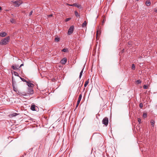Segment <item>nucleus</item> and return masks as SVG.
Here are the masks:
<instances>
[{"mask_svg": "<svg viewBox=\"0 0 157 157\" xmlns=\"http://www.w3.org/2000/svg\"><path fill=\"white\" fill-rule=\"evenodd\" d=\"M74 27L72 25L68 29V34L69 35H71L73 32Z\"/></svg>", "mask_w": 157, "mask_h": 157, "instance_id": "5", "label": "nucleus"}, {"mask_svg": "<svg viewBox=\"0 0 157 157\" xmlns=\"http://www.w3.org/2000/svg\"><path fill=\"white\" fill-rule=\"evenodd\" d=\"M145 4L147 6H149L151 4L150 1L148 0L146 1Z\"/></svg>", "mask_w": 157, "mask_h": 157, "instance_id": "16", "label": "nucleus"}, {"mask_svg": "<svg viewBox=\"0 0 157 157\" xmlns=\"http://www.w3.org/2000/svg\"><path fill=\"white\" fill-rule=\"evenodd\" d=\"M139 106L140 108H142L143 107V104L142 103H140V104Z\"/></svg>", "mask_w": 157, "mask_h": 157, "instance_id": "32", "label": "nucleus"}, {"mask_svg": "<svg viewBox=\"0 0 157 157\" xmlns=\"http://www.w3.org/2000/svg\"><path fill=\"white\" fill-rule=\"evenodd\" d=\"M109 122L108 118L107 117H105L102 120V123L105 126L107 125Z\"/></svg>", "mask_w": 157, "mask_h": 157, "instance_id": "4", "label": "nucleus"}, {"mask_svg": "<svg viewBox=\"0 0 157 157\" xmlns=\"http://www.w3.org/2000/svg\"><path fill=\"white\" fill-rule=\"evenodd\" d=\"M128 44L130 45H131L132 44V42H128Z\"/></svg>", "mask_w": 157, "mask_h": 157, "instance_id": "34", "label": "nucleus"}, {"mask_svg": "<svg viewBox=\"0 0 157 157\" xmlns=\"http://www.w3.org/2000/svg\"><path fill=\"white\" fill-rule=\"evenodd\" d=\"M12 86H13V90L17 92V89L16 87H15V86L14 85L13 82V83Z\"/></svg>", "mask_w": 157, "mask_h": 157, "instance_id": "18", "label": "nucleus"}, {"mask_svg": "<svg viewBox=\"0 0 157 157\" xmlns=\"http://www.w3.org/2000/svg\"><path fill=\"white\" fill-rule=\"evenodd\" d=\"M151 124L152 126H154L155 121L153 120H152L151 121Z\"/></svg>", "mask_w": 157, "mask_h": 157, "instance_id": "19", "label": "nucleus"}, {"mask_svg": "<svg viewBox=\"0 0 157 157\" xmlns=\"http://www.w3.org/2000/svg\"><path fill=\"white\" fill-rule=\"evenodd\" d=\"M23 95H24V96H26V94H23Z\"/></svg>", "mask_w": 157, "mask_h": 157, "instance_id": "39", "label": "nucleus"}, {"mask_svg": "<svg viewBox=\"0 0 157 157\" xmlns=\"http://www.w3.org/2000/svg\"><path fill=\"white\" fill-rule=\"evenodd\" d=\"M139 0H136L137 1H138Z\"/></svg>", "mask_w": 157, "mask_h": 157, "instance_id": "41", "label": "nucleus"}, {"mask_svg": "<svg viewBox=\"0 0 157 157\" xmlns=\"http://www.w3.org/2000/svg\"><path fill=\"white\" fill-rule=\"evenodd\" d=\"M75 16L77 17H80V15L78 14V12L76 11H75Z\"/></svg>", "mask_w": 157, "mask_h": 157, "instance_id": "17", "label": "nucleus"}, {"mask_svg": "<svg viewBox=\"0 0 157 157\" xmlns=\"http://www.w3.org/2000/svg\"><path fill=\"white\" fill-rule=\"evenodd\" d=\"M136 82L137 84H140L141 83V81L140 80H138L136 81Z\"/></svg>", "mask_w": 157, "mask_h": 157, "instance_id": "22", "label": "nucleus"}, {"mask_svg": "<svg viewBox=\"0 0 157 157\" xmlns=\"http://www.w3.org/2000/svg\"><path fill=\"white\" fill-rule=\"evenodd\" d=\"M147 117V113H144L143 115V117L144 118H146Z\"/></svg>", "mask_w": 157, "mask_h": 157, "instance_id": "21", "label": "nucleus"}, {"mask_svg": "<svg viewBox=\"0 0 157 157\" xmlns=\"http://www.w3.org/2000/svg\"><path fill=\"white\" fill-rule=\"evenodd\" d=\"M20 78L22 80V81H23L24 82H27L26 81V80H25V79H24V78H22L21 77H20Z\"/></svg>", "mask_w": 157, "mask_h": 157, "instance_id": "25", "label": "nucleus"}, {"mask_svg": "<svg viewBox=\"0 0 157 157\" xmlns=\"http://www.w3.org/2000/svg\"><path fill=\"white\" fill-rule=\"evenodd\" d=\"M148 86L147 85H144L143 86V88L144 89H147L148 88Z\"/></svg>", "mask_w": 157, "mask_h": 157, "instance_id": "30", "label": "nucleus"}, {"mask_svg": "<svg viewBox=\"0 0 157 157\" xmlns=\"http://www.w3.org/2000/svg\"><path fill=\"white\" fill-rule=\"evenodd\" d=\"M14 75L16 76H19L18 74L16 72H14Z\"/></svg>", "mask_w": 157, "mask_h": 157, "instance_id": "28", "label": "nucleus"}, {"mask_svg": "<svg viewBox=\"0 0 157 157\" xmlns=\"http://www.w3.org/2000/svg\"><path fill=\"white\" fill-rule=\"evenodd\" d=\"M98 31L97 32V35L98 34Z\"/></svg>", "mask_w": 157, "mask_h": 157, "instance_id": "40", "label": "nucleus"}, {"mask_svg": "<svg viewBox=\"0 0 157 157\" xmlns=\"http://www.w3.org/2000/svg\"><path fill=\"white\" fill-rule=\"evenodd\" d=\"M89 79H87V80H86L85 83V84H84V87H85L86 86L88 85V84L89 83Z\"/></svg>", "mask_w": 157, "mask_h": 157, "instance_id": "15", "label": "nucleus"}, {"mask_svg": "<svg viewBox=\"0 0 157 157\" xmlns=\"http://www.w3.org/2000/svg\"><path fill=\"white\" fill-rule=\"evenodd\" d=\"M82 84L81 85V86H82Z\"/></svg>", "mask_w": 157, "mask_h": 157, "instance_id": "42", "label": "nucleus"}, {"mask_svg": "<svg viewBox=\"0 0 157 157\" xmlns=\"http://www.w3.org/2000/svg\"><path fill=\"white\" fill-rule=\"evenodd\" d=\"M31 109L32 111H38L39 110L38 107L34 104H32L30 108Z\"/></svg>", "mask_w": 157, "mask_h": 157, "instance_id": "3", "label": "nucleus"}, {"mask_svg": "<svg viewBox=\"0 0 157 157\" xmlns=\"http://www.w3.org/2000/svg\"><path fill=\"white\" fill-rule=\"evenodd\" d=\"M55 40L56 41L58 42L59 40V38L58 37H56L55 38Z\"/></svg>", "mask_w": 157, "mask_h": 157, "instance_id": "29", "label": "nucleus"}, {"mask_svg": "<svg viewBox=\"0 0 157 157\" xmlns=\"http://www.w3.org/2000/svg\"><path fill=\"white\" fill-rule=\"evenodd\" d=\"M67 59L66 58H64L62 59L61 61V63L63 64H65L67 61Z\"/></svg>", "mask_w": 157, "mask_h": 157, "instance_id": "9", "label": "nucleus"}, {"mask_svg": "<svg viewBox=\"0 0 157 157\" xmlns=\"http://www.w3.org/2000/svg\"><path fill=\"white\" fill-rule=\"evenodd\" d=\"M10 21L12 23H15V21L14 19H12L10 20Z\"/></svg>", "mask_w": 157, "mask_h": 157, "instance_id": "23", "label": "nucleus"}, {"mask_svg": "<svg viewBox=\"0 0 157 157\" xmlns=\"http://www.w3.org/2000/svg\"><path fill=\"white\" fill-rule=\"evenodd\" d=\"M139 124H140L141 123V119L140 118H137Z\"/></svg>", "mask_w": 157, "mask_h": 157, "instance_id": "26", "label": "nucleus"}, {"mask_svg": "<svg viewBox=\"0 0 157 157\" xmlns=\"http://www.w3.org/2000/svg\"><path fill=\"white\" fill-rule=\"evenodd\" d=\"M71 19V18L70 17L67 18L66 19L65 21L66 22L68 21H69V20H70Z\"/></svg>", "mask_w": 157, "mask_h": 157, "instance_id": "31", "label": "nucleus"}, {"mask_svg": "<svg viewBox=\"0 0 157 157\" xmlns=\"http://www.w3.org/2000/svg\"><path fill=\"white\" fill-rule=\"evenodd\" d=\"M34 93L33 90L32 88H29L28 89V93L29 94H32Z\"/></svg>", "mask_w": 157, "mask_h": 157, "instance_id": "8", "label": "nucleus"}, {"mask_svg": "<svg viewBox=\"0 0 157 157\" xmlns=\"http://www.w3.org/2000/svg\"><path fill=\"white\" fill-rule=\"evenodd\" d=\"M33 13V11H31L29 13V16H31L32 14Z\"/></svg>", "mask_w": 157, "mask_h": 157, "instance_id": "33", "label": "nucleus"}, {"mask_svg": "<svg viewBox=\"0 0 157 157\" xmlns=\"http://www.w3.org/2000/svg\"><path fill=\"white\" fill-rule=\"evenodd\" d=\"M86 21H85L83 23H82V28H84L86 26Z\"/></svg>", "mask_w": 157, "mask_h": 157, "instance_id": "14", "label": "nucleus"}, {"mask_svg": "<svg viewBox=\"0 0 157 157\" xmlns=\"http://www.w3.org/2000/svg\"><path fill=\"white\" fill-rule=\"evenodd\" d=\"M69 5L71 6H75L80 9H82V7L80 5L77 4L76 3H75Z\"/></svg>", "mask_w": 157, "mask_h": 157, "instance_id": "6", "label": "nucleus"}, {"mask_svg": "<svg viewBox=\"0 0 157 157\" xmlns=\"http://www.w3.org/2000/svg\"><path fill=\"white\" fill-rule=\"evenodd\" d=\"M12 68L13 70L18 69L19 68V66L17 65L16 66H15V67L13 65L12 66Z\"/></svg>", "mask_w": 157, "mask_h": 157, "instance_id": "13", "label": "nucleus"}, {"mask_svg": "<svg viewBox=\"0 0 157 157\" xmlns=\"http://www.w3.org/2000/svg\"><path fill=\"white\" fill-rule=\"evenodd\" d=\"M155 12H157V9H155Z\"/></svg>", "mask_w": 157, "mask_h": 157, "instance_id": "37", "label": "nucleus"}, {"mask_svg": "<svg viewBox=\"0 0 157 157\" xmlns=\"http://www.w3.org/2000/svg\"><path fill=\"white\" fill-rule=\"evenodd\" d=\"M85 67V65H84L83 66V68L82 69V71H81V72H80V75H79V78H80L82 75V74L83 71L84 69V68Z\"/></svg>", "mask_w": 157, "mask_h": 157, "instance_id": "12", "label": "nucleus"}, {"mask_svg": "<svg viewBox=\"0 0 157 157\" xmlns=\"http://www.w3.org/2000/svg\"><path fill=\"white\" fill-rule=\"evenodd\" d=\"M26 83H27V85L29 87H30V88H31V87H33L34 86V85L33 84L31 83L30 82L27 81Z\"/></svg>", "mask_w": 157, "mask_h": 157, "instance_id": "11", "label": "nucleus"}, {"mask_svg": "<svg viewBox=\"0 0 157 157\" xmlns=\"http://www.w3.org/2000/svg\"><path fill=\"white\" fill-rule=\"evenodd\" d=\"M2 10V8L0 6V11Z\"/></svg>", "mask_w": 157, "mask_h": 157, "instance_id": "38", "label": "nucleus"}, {"mask_svg": "<svg viewBox=\"0 0 157 157\" xmlns=\"http://www.w3.org/2000/svg\"><path fill=\"white\" fill-rule=\"evenodd\" d=\"M23 65H24V64H23V63H22V64H21L20 65V66L19 67V68H20V67H21L22 66H23Z\"/></svg>", "mask_w": 157, "mask_h": 157, "instance_id": "35", "label": "nucleus"}, {"mask_svg": "<svg viewBox=\"0 0 157 157\" xmlns=\"http://www.w3.org/2000/svg\"><path fill=\"white\" fill-rule=\"evenodd\" d=\"M10 37L8 36L2 40L0 42V44L1 45H6L10 41Z\"/></svg>", "mask_w": 157, "mask_h": 157, "instance_id": "1", "label": "nucleus"}, {"mask_svg": "<svg viewBox=\"0 0 157 157\" xmlns=\"http://www.w3.org/2000/svg\"><path fill=\"white\" fill-rule=\"evenodd\" d=\"M132 69L133 70H135V66L134 64H133L132 65Z\"/></svg>", "mask_w": 157, "mask_h": 157, "instance_id": "27", "label": "nucleus"}, {"mask_svg": "<svg viewBox=\"0 0 157 157\" xmlns=\"http://www.w3.org/2000/svg\"><path fill=\"white\" fill-rule=\"evenodd\" d=\"M11 2L14 4V6L16 7H18L22 3L21 1H12Z\"/></svg>", "mask_w": 157, "mask_h": 157, "instance_id": "2", "label": "nucleus"}, {"mask_svg": "<svg viewBox=\"0 0 157 157\" xmlns=\"http://www.w3.org/2000/svg\"><path fill=\"white\" fill-rule=\"evenodd\" d=\"M18 114L17 113H13L11 114V115L12 117H15Z\"/></svg>", "mask_w": 157, "mask_h": 157, "instance_id": "24", "label": "nucleus"}, {"mask_svg": "<svg viewBox=\"0 0 157 157\" xmlns=\"http://www.w3.org/2000/svg\"><path fill=\"white\" fill-rule=\"evenodd\" d=\"M82 97V95L81 94H80L79 95L78 98V100L77 104H76V108L78 106V105L79 104V103H80V102L81 101V99Z\"/></svg>", "mask_w": 157, "mask_h": 157, "instance_id": "7", "label": "nucleus"}, {"mask_svg": "<svg viewBox=\"0 0 157 157\" xmlns=\"http://www.w3.org/2000/svg\"><path fill=\"white\" fill-rule=\"evenodd\" d=\"M7 34L6 33L2 32L0 33V36L2 37H4L6 36Z\"/></svg>", "mask_w": 157, "mask_h": 157, "instance_id": "10", "label": "nucleus"}, {"mask_svg": "<svg viewBox=\"0 0 157 157\" xmlns=\"http://www.w3.org/2000/svg\"><path fill=\"white\" fill-rule=\"evenodd\" d=\"M52 15L51 14H50V15H48V17H52Z\"/></svg>", "mask_w": 157, "mask_h": 157, "instance_id": "36", "label": "nucleus"}, {"mask_svg": "<svg viewBox=\"0 0 157 157\" xmlns=\"http://www.w3.org/2000/svg\"><path fill=\"white\" fill-rule=\"evenodd\" d=\"M62 51L65 52H67L68 51V49L67 48H64L62 50Z\"/></svg>", "mask_w": 157, "mask_h": 157, "instance_id": "20", "label": "nucleus"}]
</instances>
